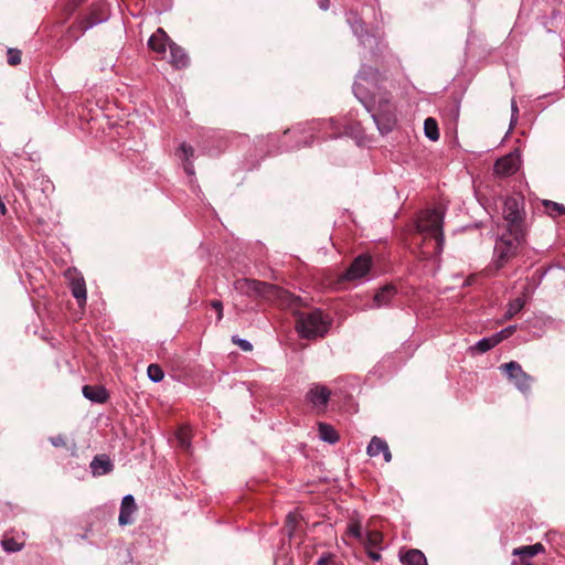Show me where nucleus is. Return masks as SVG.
<instances>
[{
	"label": "nucleus",
	"mask_w": 565,
	"mask_h": 565,
	"mask_svg": "<svg viewBox=\"0 0 565 565\" xmlns=\"http://www.w3.org/2000/svg\"><path fill=\"white\" fill-rule=\"evenodd\" d=\"M319 7L323 10L329 9L330 1L329 0H319Z\"/></svg>",
	"instance_id": "nucleus-42"
},
{
	"label": "nucleus",
	"mask_w": 565,
	"mask_h": 565,
	"mask_svg": "<svg viewBox=\"0 0 565 565\" xmlns=\"http://www.w3.org/2000/svg\"><path fill=\"white\" fill-rule=\"evenodd\" d=\"M500 370L513 382L515 387L524 395L531 392V387L534 383V377L526 373L521 364L515 361L504 363L500 365Z\"/></svg>",
	"instance_id": "nucleus-4"
},
{
	"label": "nucleus",
	"mask_w": 565,
	"mask_h": 565,
	"mask_svg": "<svg viewBox=\"0 0 565 565\" xmlns=\"http://www.w3.org/2000/svg\"><path fill=\"white\" fill-rule=\"evenodd\" d=\"M169 41V36L163 31V29L159 28L149 39L148 46L158 54H164L167 50V42Z\"/></svg>",
	"instance_id": "nucleus-15"
},
{
	"label": "nucleus",
	"mask_w": 565,
	"mask_h": 565,
	"mask_svg": "<svg viewBox=\"0 0 565 565\" xmlns=\"http://www.w3.org/2000/svg\"><path fill=\"white\" fill-rule=\"evenodd\" d=\"M71 290L78 306H84L86 303V285L84 278L78 276L73 277L71 279Z\"/></svg>",
	"instance_id": "nucleus-17"
},
{
	"label": "nucleus",
	"mask_w": 565,
	"mask_h": 565,
	"mask_svg": "<svg viewBox=\"0 0 565 565\" xmlns=\"http://www.w3.org/2000/svg\"><path fill=\"white\" fill-rule=\"evenodd\" d=\"M1 544L7 552H18L22 550V544L17 542L13 537L3 539Z\"/></svg>",
	"instance_id": "nucleus-31"
},
{
	"label": "nucleus",
	"mask_w": 565,
	"mask_h": 565,
	"mask_svg": "<svg viewBox=\"0 0 565 565\" xmlns=\"http://www.w3.org/2000/svg\"><path fill=\"white\" fill-rule=\"evenodd\" d=\"M524 307V300L522 298H515L510 301L508 310L504 315V319L509 320L519 313Z\"/></svg>",
	"instance_id": "nucleus-25"
},
{
	"label": "nucleus",
	"mask_w": 565,
	"mask_h": 565,
	"mask_svg": "<svg viewBox=\"0 0 565 565\" xmlns=\"http://www.w3.org/2000/svg\"><path fill=\"white\" fill-rule=\"evenodd\" d=\"M50 441L56 448H58V447L68 448V443H67V438L65 435L60 434V435L50 437Z\"/></svg>",
	"instance_id": "nucleus-34"
},
{
	"label": "nucleus",
	"mask_w": 565,
	"mask_h": 565,
	"mask_svg": "<svg viewBox=\"0 0 565 565\" xmlns=\"http://www.w3.org/2000/svg\"><path fill=\"white\" fill-rule=\"evenodd\" d=\"M105 20V12L100 7H93L89 14L82 18L77 25H73L70 31H73L75 28H78L81 32H85L89 28L94 26L97 23H100Z\"/></svg>",
	"instance_id": "nucleus-10"
},
{
	"label": "nucleus",
	"mask_w": 565,
	"mask_h": 565,
	"mask_svg": "<svg viewBox=\"0 0 565 565\" xmlns=\"http://www.w3.org/2000/svg\"><path fill=\"white\" fill-rule=\"evenodd\" d=\"M367 555H369V557H370L372 561H374V562H377V561H380V559H381V554H380V553H377V552H374V551L369 550V551H367Z\"/></svg>",
	"instance_id": "nucleus-41"
},
{
	"label": "nucleus",
	"mask_w": 565,
	"mask_h": 565,
	"mask_svg": "<svg viewBox=\"0 0 565 565\" xmlns=\"http://www.w3.org/2000/svg\"><path fill=\"white\" fill-rule=\"evenodd\" d=\"M366 452L370 457H375L382 452L386 462L392 460V454L387 443L376 436L371 439Z\"/></svg>",
	"instance_id": "nucleus-12"
},
{
	"label": "nucleus",
	"mask_w": 565,
	"mask_h": 565,
	"mask_svg": "<svg viewBox=\"0 0 565 565\" xmlns=\"http://www.w3.org/2000/svg\"><path fill=\"white\" fill-rule=\"evenodd\" d=\"M82 539L86 540L87 539V533L83 534Z\"/></svg>",
	"instance_id": "nucleus-45"
},
{
	"label": "nucleus",
	"mask_w": 565,
	"mask_h": 565,
	"mask_svg": "<svg viewBox=\"0 0 565 565\" xmlns=\"http://www.w3.org/2000/svg\"><path fill=\"white\" fill-rule=\"evenodd\" d=\"M179 151H180V158L182 159L183 162H188L190 161V159L193 157L194 154V149L192 146L183 142L180 148H179Z\"/></svg>",
	"instance_id": "nucleus-32"
},
{
	"label": "nucleus",
	"mask_w": 565,
	"mask_h": 565,
	"mask_svg": "<svg viewBox=\"0 0 565 565\" xmlns=\"http://www.w3.org/2000/svg\"><path fill=\"white\" fill-rule=\"evenodd\" d=\"M403 565H428L424 553L417 548L408 550L399 554Z\"/></svg>",
	"instance_id": "nucleus-18"
},
{
	"label": "nucleus",
	"mask_w": 565,
	"mask_h": 565,
	"mask_svg": "<svg viewBox=\"0 0 565 565\" xmlns=\"http://www.w3.org/2000/svg\"><path fill=\"white\" fill-rule=\"evenodd\" d=\"M519 170V158L513 153L498 159L493 167V172L500 178H507Z\"/></svg>",
	"instance_id": "nucleus-8"
},
{
	"label": "nucleus",
	"mask_w": 565,
	"mask_h": 565,
	"mask_svg": "<svg viewBox=\"0 0 565 565\" xmlns=\"http://www.w3.org/2000/svg\"><path fill=\"white\" fill-rule=\"evenodd\" d=\"M503 217L507 222L508 230L514 233H523L522 230V211H521V203L515 198H508L504 201L503 205Z\"/></svg>",
	"instance_id": "nucleus-5"
},
{
	"label": "nucleus",
	"mask_w": 565,
	"mask_h": 565,
	"mask_svg": "<svg viewBox=\"0 0 565 565\" xmlns=\"http://www.w3.org/2000/svg\"><path fill=\"white\" fill-rule=\"evenodd\" d=\"M148 376L153 382H160L163 379V371L158 364H150L148 366Z\"/></svg>",
	"instance_id": "nucleus-30"
},
{
	"label": "nucleus",
	"mask_w": 565,
	"mask_h": 565,
	"mask_svg": "<svg viewBox=\"0 0 565 565\" xmlns=\"http://www.w3.org/2000/svg\"><path fill=\"white\" fill-rule=\"evenodd\" d=\"M183 169L189 175L194 174V167L191 161L183 162Z\"/></svg>",
	"instance_id": "nucleus-40"
},
{
	"label": "nucleus",
	"mask_w": 565,
	"mask_h": 565,
	"mask_svg": "<svg viewBox=\"0 0 565 565\" xmlns=\"http://www.w3.org/2000/svg\"><path fill=\"white\" fill-rule=\"evenodd\" d=\"M522 237L523 233L507 231L497 241L494 253L497 255L495 263L498 268L503 267L507 262L516 255Z\"/></svg>",
	"instance_id": "nucleus-3"
},
{
	"label": "nucleus",
	"mask_w": 565,
	"mask_h": 565,
	"mask_svg": "<svg viewBox=\"0 0 565 565\" xmlns=\"http://www.w3.org/2000/svg\"><path fill=\"white\" fill-rule=\"evenodd\" d=\"M383 535L379 531H369L366 534L365 545L366 547H376L381 544Z\"/></svg>",
	"instance_id": "nucleus-28"
},
{
	"label": "nucleus",
	"mask_w": 565,
	"mask_h": 565,
	"mask_svg": "<svg viewBox=\"0 0 565 565\" xmlns=\"http://www.w3.org/2000/svg\"><path fill=\"white\" fill-rule=\"evenodd\" d=\"M374 118L380 125L384 121L385 129L388 130L395 124V107L391 102V95L384 93L379 97L377 100V114L374 115Z\"/></svg>",
	"instance_id": "nucleus-6"
},
{
	"label": "nucleus",
	"mask_w": 565,
	"mask_h": 565,
	"mask_svg": "<svg viewBox=\"0 0 565 565\" xmlns=\"http://www.w3.org/2000/svg\"><path fill=\"white\" fill-rule=\"evenodd\" d=\"M330 395L331 391L328 387L323 385H315L308 391L306 398L313 407L319 411H323L328 404Z\"/></svg>",
	"instance_id": "nucleus-9"
},
{
	"label": "nucleus",
	"mask_w": 565,
	"mask_h": 565,
	"mask_svg": "<svg viewBox=\"0 0 565 565\" xmlns=\"http://www.w3.org/2000/svg\"><path fill=\"white\" fill-rule=\"evenodd\" d=\"M236 289L249 296H259L279 308L291 310L297 317L296 330L305 339L323 337L328 332L330 320L321 310L300 311L307 303L279 286L255 279H241L236 281Z\"/></svg>",
	"instance_id": "nucleus-1"
},
{
	"label": "nucleus",
	"mask_w": 565,
	"mask_h": 565,
	"mask_svg": "<svg viewBox=\"0 0 565 565\" xmlns=\"http://www.w3.org/2000/svg\"><path fill=\"white\" fill-rule=\"evenodd\" d=\"M177 440L179 444V447L186 450L190 447V430L185 427H181L177 431Z\"/></svg>",
	"instance_id": "nucleus-27"
},
{
	"label": "nucleus",
	"mask_w": 565,
	"mask_h": 565,
	"mask_svg": "<svg viewBox=\"0 0 565 565\" xmlns=\"http://www.w3.org/2000/svg\"><path fill=\"white\" fill-rule=\"evenodd\" d=\"M379 73L371 67H363L359 73V78L366 82H374L375 84L379 81Z\"/></svg>",
	"instance_id": "nucleus-29"
},
{
	"label": "nucleus",
	"mask_w": 565,
	"mask_h": 565,
	"mask_svg": "<svg viewBox=\"0 0 565 565\" xmlns=\"http://www.w3.org/2000/svg\"><path fill=\"white\" fill-rule=\"evenodd\" d=\"M544 550L545 548L542 543H536L533 545L521 546V547L514 548L513 555H519L520 557L531 558V557H534L535 555H537L539 553L544 552Z\"/></svg>",
	"instance_id": "nucleus-20"
},
{
	"label": "nucleus",
	"mask_w": 565,
	"mask_h": 565,
	"mask_svg": "<svg viewBox=\"0 0 565 565\" xmlns=\"http://www.w3.org/2000/svg\"><path fill=\"white\" fill-rule=\"evenodd\" d=\"M0 212L2 215H4L7 213V207L2 200H0Z\"/></svg>",
	"instance_id": "nucleus-44"
},
{
	"label": "nucleus",
	"mask_w": 565,
	"mask_h": 565,
	"mask_svg": "<svg viewBox=\"0 0 565 565\" xmlns=\"http://www.w3.org/2000/svg\"><path fill=\"white\" fill-rule=\"evenodd\" d=\"M520 565H532L527 557H520Z\"/></svg>",
	"instance_id": "nucleus-43"
},
{
	"label": "nucleus",
	"mask_w": 565,
	"mask_h": 565,
	"mask_svg": "<svg viewBox=\"0 0 565 565\" xmlns=\"http://www.w3.org/2000/svg\"><path fill=\"white\" fill-rule=\"evenodd\" d=\"M516 330L515 326H509L505 329L501 330L499 333L494 334L498 339V342L500 343L502 340L508 339L511 337L514 331Z\"/></svg>",
	"instance_id": "nucleus-35"
},
{
	"label": "nucleus",
	"mask_w": 565,
	"mask_h": 565,
	"mask_svg": "<svg viewBox=\"0 0 565 565\" xmlns=\"http://www.w3.org/2000/svg\"><path fill=\"white\" fill-rule=\"evenodd\" d=\"M444 215L438 210L422 211L412 234V245L420 259L438 256L444 247Z\"/></svg>",
	"instance_id": "nucleus-2"
},
{
	"label": "nucleus",
	"mask_w": 565,
	"mask_h": 565,
	"mask_svg": "<svg viewBox=\"0 0 565 565\" xmlns=\"http://www.w3.org/2000/svg\"><path fill=\"white\" fill-rule=\"evenodd\" d=\"M348 532L355 539L362 537V530H361V525L359 523L350 524Z\"/></svg>",
	"instance_id": "nucleus-38"
},
{
	"label": "nucleus",
	"mask_w": 565,
	"mask_h": 565,
	"mask_svg": "<svg viewBox=\"0 0 565 565\" xmlns=\"http://www.w3.org/2000/svg\"><path fill=\"white\" fill-rule=\"evenodd\" d=\"M319 436L322 440L328 441L330 444H334L339 439V435L335 429L326 423L318 424Z\"/></svg>",
	"instance_id": "nucleus-21"
},
{
	"label": "nucleus",
	"mask_w": 565,
	"mask_h": 565,
	"mask_svg": "<svg viewBox=\"0 0 565 565\" xmlns=\"http://www.w3.org/2000/svg\"><path fill=\"white\" fill-rule=\"evenodd\" d=\"M424 130H425V135L427 138H429L433 141L438 140L439 128H438L437 121L434 118L428 117L425 119Z\"/></svg>",
	"instance_id": "nucleus-22"
},
{
	"label": "nucleus",
	"mask_w": 565,
	"mask_h": 565,
	"mask_svg": "<svg viewBox=\"0 0 565 565\" xmlns=\"http://www.w3.org/2000/svg\"><path fill=\"white\" fill-rule=\"evenodd\" d=\"M169 49H170V60H169L170 64L177 68L186 67L190 60H189V56L185 53V51L181 46H179L178 44H175L173 42L169 44Z\"/></svg>",
	"instance_id": "nucleus-14"
},
{
	"label": "nucleus",
	"mask_w": 565,
	"mask_h": 565,
	"mask_svg": "<svg viewBox=\"0 0 565 565\" xmlns=\"http://www.w3.org/2000/svg\"><path fill=\"white\" fill-rule=\"evenodd\" d=\"M8 63L12 66H15L21 63V51L17 49H9L8 50Z\"/></svg>",
	"instance_id": "nucleus-33"
},
{
	"label": "nucleus",
	"mask_w": 565,
	"mask_h": 565,
	"mask_svg": "<svg viewBox=\"0 0 565 565\" xmlns=\"http://www.w3.org/2000/svg\"><path fill=\"white\" fill-rule=\"evenodd\" d=\"M396 287L393 285H386L381 288L373 297L374 307L380 308L387 306L392 298L396 295Z\"/></svg>",
	"instance_id": "nucleus-16"
},
{
	"label": "nucleus",
	"mask_w": 565,
	"mask_h": 565,
	"mask_svg": "<svg viewBox=\"0 0 565 565\" xmlns=\"http://www.w3.org/2000/svg\"><path fill=\"white\" fill-rule=\"evenodd\" d=\"M232 341L245 352H249L253 350V345L247 340L239 339L237 335H234L232 338Z\"/></svg>",
	"instance_id": "nucleus-36"
},
{
	"label": "nucleus",
	"mask_w": 565,
	"mask_h": 565,
	"mask_svg": "<svg viewBox=\"0 0 565 565\" xmlns=\"http://www.w3.org/2000/svg\"><path fill=\"white\" fill-rule=\"evenodd\" d=\"M90 468L94 475H106L113 470V463L105 455L94 457L90 462Z\"/></svg>",
	"instance_id": "nucleus-19"
},
{
	"label": "nucleus",
	"mask_w": 565,
	"mask_h": 565,
	"mask_svg": "<svg viewBox=\"0 0 565 565\" xmlns=\"http://www.w3.org/2000/svg\"><path fill=\"white\" fill-rule=\"evenodd\" d=\"M333 558V555L330 553L323 554L317 562V565H329Z\"/></svg>",
	"instance_id": "nucleus-39"
},
{
	"label": "nucleus",
	"mask_w": 565,
	"mask_h": 565,
	"mask_svg": "<svg viewBox=\"0 0 565 565\" xmlns=\"http://www.w3.org/2000/svg\"><path fill=\"white\" fill-rule=\"evenodd\" d=\"M497 344H499L498 339L495 338V335H492L490 338H484L478 341L475 345V349L480 353H486L492 348H494Z\"/></svg>",
	"instance_id": "nucleus-24"
},
{
	"label": "nucleus",
	"mask_w": 565,
	"mask_h": 565,
	"mask_svg": "<svg viewBox=\"0 0 565 565\" xmlns=\"http://www.w3.org/2000/svg\"><path fill=\"white\" fill-rule=\"evenodd\" d=\"M137 505L131 494L124 497L120 505L118 522L120 525H127L132 522L131 515L136 511Z\"/></svg>",
	"instance_id": "nucleus-11"
},
{
	"label": "nucleus",
	"mask_w": 565,
	"mask_h": 565,
	"mask_svg": "<svg viewBox=\"0 0 565 565\" xmlns=\"http://www.w3.org/2000/svg\"><path fill=\"white\" fill-rule=\"evenodd\" d=\"M546 213L550 216L563 215L565 214V206L563 204L553 202V201H544L543 202Z\"/></svg>",
	"instance_id": "nucleus-26"
},
{
	"label": "nucleus",
	"mask_w": 565,
	"mask_h": 565,
	"mask_svg": "<svg viewBox=\"0 0 565 565\" xmlns=\"http://www.w3.org/2000/svg\"><path fill=\"white\" fill-rule=\"evenodd\" d=\"M211 307L216 312L217 321H221L222 318H223V303H222V301L221 300H212L211 301Z\"/></svg>",
	"instance_id": "nucleus-37"
},
{
	"label": "nucleus",
	"mask_w": 565,
	"mask_h": 565,
	"mask_svg": "<svg viewBox=\"0 0 565 565\" xmlns=\"http://www.w3.org/2000/svg\"><path fill=\"white\" fill-rule=\"evenodd\" d=\"M82 391L87 399L98 404L106 403L109 397L106 388L99 385H84Z\"/></svg>",
	"instance_id": "nucleus-13"
},
{
	"label": "nucleus",
	"mask_w": 565,
	"mask_h": 565,
	"mask_svg": "<svg viewBox=\"0 0 565 565\" xmlns=\"http://www.w3.org/2000/svg\"><path fill=\"white\" fill-rule=\"evenodd\" d=\"M299 524V515L296 513H289L286 516V522L284 526V531L289 537H292L296 533L297 526Z\"/></svg>",
	"instance_id": "nucleus-23"
},
{
	"label": "nucleus",
	"mask_w": 565,
	"mask_h": 565,
	"mask_svg": "<svg viewBox=\"0 0 565 565\" xmlns=\"http://www.w3.org/2000/svg\"><path fill=\"white\" fill-rule=\"evenodd\" d=\"M371 264L372 258L369 255H359L347 269L343 277L348 280L362 278L370 271Z\"/></svg>",
	"instance_id": "nucleus-7"
}]
</instances>
